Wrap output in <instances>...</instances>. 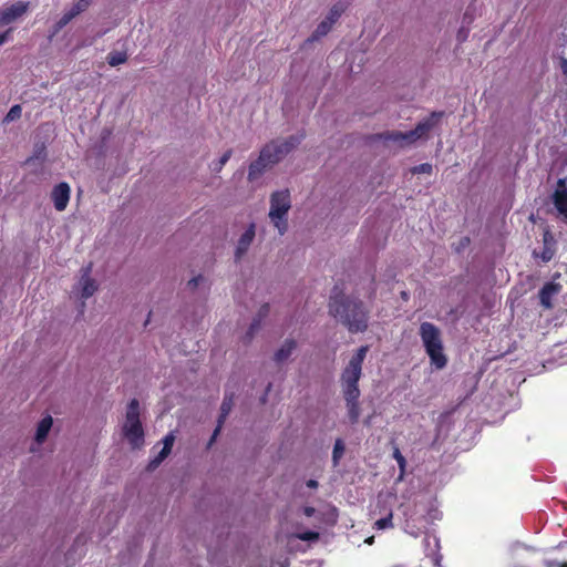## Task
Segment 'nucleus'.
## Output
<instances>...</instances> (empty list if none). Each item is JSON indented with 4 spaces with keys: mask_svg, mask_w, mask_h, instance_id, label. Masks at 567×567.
I'll use <instances>...</instances> for the list:
<instances>
[{
    "mask_svg": "<svg viewBox=\"0 0 567 567\" xmlns=\"http://www.w3.org/2000/svg\"><path fill=\"white\" fill-rule=\"evenodd\" d=\"M369 351L368 346L360 347L351 357L341 374V389L348 406V415L352 423L357 422L360 416L358 399L360 390L358 382L362 374V363Z\"/></svg>",
    "mask_w": 567,
    "mask_h": 567,
    "instance_id": "1",
    "label": "nucleus"
},
{
    "mask_svg": "<svg viewBox=\"0 0 567 567\" xmlns=\"http://www.w3.org/2000/svg\"><path fill=\"white\" fill-rule=\"evenodd\" d=\"M329 312L352 333L363 332L368 328V310L363 302L354 297L333 296L329 302Z\"/></svg>",
    "mask_w": 567,
    "mask_h": 567,
    "instance_id": "2",
    "label": "nucleus"
},
{
    "mask_svg": "<svg viewBox=\"0 0 567 567\" xmlns=\"http://www.w3.org/2000/svg\"><path fill=\"white\" fill-rule=\"evenodd\" d=\"M302 136L291 135L286 138H277L266 144L259 157L249 165L248 179L259 178L264 172L281 162L301 142Z\"/></svg>",
    "mask_w": 567,
    "mask_h": 567,
    "instance_id": "3",
    "label": "nucleus"
},
{
    "mask_svg": "<svg viewBox=\"0 0 567 567\" xmlns=\"http://www.w3.org/2000/svg\"><path fill=\"white\" fill-rule=\"evenodd\" d=\"M443 113L434 112L429 117L421 121L416 127L409 132L392 131L383 134L385 142L392 143L399 147H406L414 144L417 140L424 137L433 130L442 117Z\"/></svg>",
    "mask_w": 567,
    "mask_h": 567,
    "instance_id": "4",
    "label": "nucleus"
},
{
    "mask_svg": "<svg viewBox=\"0 0 567 567\" xmlns=\"http://www.w3.org/2000/svg\"><path fill=\"white\" fill-rule=\"evenodd\" d=\"M420 337L431 363L437 369L446 365V357L443 353L441 330L431 322H423L420 326Z\"/></svg>",
    "mask_w": 567,
    "mask_h": 567,
    "instance_id": "5",
    "label": "nucleus"
},
{
    "mask_svg": "<svg viewBox=\"0 0 567 567\" xmlns=\"http://www.w3.org/2000/svg\"><path fill=\"white\" fill-rule=\"evenodd\" d=\"M122 435L134 450L144 445V429L140 419V402L136 399L127 404Z\"/></svg>",
    "mask_w": 567,
    "mask_h": 567,
    "instance_id": "6",
    "label": "nucleus"
},
{
    "mask_svg": "<svg viewBox=\"0 0 567 567\" xmlns=\"http://www.w3.org/2000/svg\"><path fill=\"white\" fill-rule=\"evenodd\" d=\"M269 213L274 227L278 230L279 235H284L288 229V213L291 208L290 193L287 189L276 190L270 195Z\"/></svg>",
    "mask_w": 567,
    "mask_h": 567,
    "instance_id": "7",
    "label": "nucleus"
},
{
    "mask_svg": "<svg viewBox=\"0 0 567 567\" xmlns=\"http://www.w3.org/2000/svg\"><path fill=\"white\" fill-rule=\"evenodd\" d=\"M91 4L92 0H78L76 2H74L70 9L64 11L62 17L53 25V35L59 33L66 24H69L78 16L85 12Z\"/></svg>",
    "mask_w": 567,
    "mask_h": 567,
    "instance_id": "8",
    "label": "nucleus"
},
{
    "mask_svg": "<svg viewBox=\"0 0 567 567\" xmlns=\"http://www.w3.org/2000/svg\"><path fill=\"white\" fill-rule=\"evenodd\" d=\"M91 269V265L81 269V276L76 285V290L80 292V297L82 299L92 297L99 288L96 280L90 276Z\"/></svg>",
    "mask_w": 567,
    "mask_h": 567,
    "instance_id": "9",
    "label": "nucleus"
},
{
    "mask_svg": "<svg viewBox=\"0 0 567 567\" xmlns=\"http://www.w3.org/2000/svg\"><path fill=\"white\" fill-rule=\"evenodd\" d=\"M29 9V2L18 1L0 8V25L10 24L21 18Z\"/></svg>",
    "mask_w": 567,
    "mask_h": 567,
    "instance_id": "10",
    "label": "nucleus"
},
{
    "mask_svg": "<svg viewBox=\"0 0 567 567\" xmlns=\"http://www.w3.org/2000/svg\"><path fill=\"white\" fill-rule=\"evenodd\" d=\"M256 236V225L251 223L247 229L240 235L237 240L234 258L235 261H240L249 250Z\"/></svg>",
    "mask_w": 567,
    "mask_h": 567,
    "instance_id": "11",
    "label": "nucleus"
},
{
    "mask_svg": "<svg viewBox=\"0 0 567 567\" xmlns=\"http://www.w3.org/2000/svg\"><path fill=\"white\" fill-rule=\"evenodd\" d=\"M71 188L68 183L58 184L51 193L54 207L58 212H63L70 200Z\"/></svg>",
    "mask_w": 567,
    "mask_h": 567,
    "instance_id": "12",
    "label": "nucleus"
},
{
    "mask_svg": "<svg viewBox=\"0 0 567 567\" xmlns=\"http://www.w3.org/2000/svg\"><path fill=\"white\" fill-rule=\"evenodd\" d=\"M174 442H175V435L173 433H168L163 439L162 450L157 453V455L153 460H151V462L148 464V470L153 471L159 466V464L171 454Z\"/></svg>",
    "mask_w": 567,
    "mask_h": 567,
    "instance_id": "13",
    "label": "nucleus"
},
{
    "mask_svg": "<svg viewBox=\"0 0 567 567\" xmlns=\"http://www.w3.org/2000/svg\"><path fill=\"white\" fill-rule=\"evenodd\" d=\"M297 349V342L293 339H286L274 354L277 363L286 362Z\"/></svg>",
    "mask_w": 567,
    "mask_h": 567,
    "instance_id": "14",
    "label": "nucleus"
},
{
    "mask_svg": "<svg viewBox=\"0 0 567 567\" xmlns=\"http://www.w3.org/2000/svg\"><path fill=\"white\" fill-rule=\"evenodd\" d=\"M53 425V419L51 415L44 416L38 424L35 435H34V443L40 446L43 444L48 437V434Z\"/></svg>",
    "mask_w": 567,
    "mask_h": 567,
    "instance_id": "15",
    "label": "nucleus"
},
{
    "mask_svg": "<svg viewBox=\"0 0 567 567\" xmlns=\"http://www.w3.org/2000/svg\"><path fill=\"white\" fill-rule=\"evenodd\" d=\"M559 291V286L555 284L545 285L539 291V299L542 306L549 309L551 308V298L557 295Z\"/></svg>",
    "mask_w": 567,
    "mask_h": 567,
    "instance_id": "16",
    "label": "nucleus"
},
{
    "mask_svg": "<svg viewBox=\"0 0 567 567\" xmlns=\"http://www.w3.org/2000/svg\"><path fill=\"white\" fill-rule=\"evenodd\" d=\"M554 205L567 224V189H557L555 192Z\"/></svg>",
    "mask_w": 567,
    "mask_h": 567,
    "instance_id": "17",
    "label": "nucleus"
},
{
    "mask_svg": "<svg viewBox=\"0 0 567 567\" xmlns=\"http://www.w3.org/2000/svg\"><path fill=\"white\" fill-rule=\"evenodd\" d=\"M269 305L265 303L262 305L259 310H258V313H257V317L254 319V321L251 322L250 327H249V330L246 334V341L249 342L252 338H254V334L255 332L259 329L260 327V322L261 320L268 316L269 313Z\"/></svg>",
    "mask_w": 567,
    "mask_h": 567,
    "instance_id": "18",
    "label": "nucleus"
},
{
    "mask_svg": "<svg viewBox=\"0 0 567 567\" xmlns=\"http://www.w3.org/2000/svg\"><path fill=\"white\" fill-rule=\"evenodd\" d=\"M106 60L111 66H117L127 61V54L125 51H112L107 54Z\"/></svg>",
    "mask_w": 567,
    "mask_h": 567,
    "instance_id": "19",
    "label": "nucleus"
},
{
    "mask_svg": "<svg viewBox=\"0 0 567 567\" xmlns=\"http://www.w3.org/2000/svg\"><path fill=\"white\" fill-rule=\"evenodd\" d=\"M333 23L334 19L332 18H327L326 20H323L315 30L312 39H319L320 37L326 35L331 30Z\"/></svg>",
    "mask_w": 567,
    "mask_h": 567,
    "instance_id": "20",
    "label": "nucleus"
},
{
    "mask_svg": "<svg viewBox=\"0 0 567 567\" xmlns=\"http://www.w3.org/2000/svg\"><path fill=\"white\" fill-rule=\"evenodd\" d=\"M233 409V398L231 396H226L220 405V415H219V419H218V422L220 424H224L226 417L228 416V414L230 413Z\"/></svg>",
    "mask_w": 567,
    "mask_h": 567,
    "instance_id": "21",
    "label": "nucleus"
},
{
    "mask_svg": "<svg viewBox=\"0 0 567 567\" xmlns=\"http://www.w3.org/2000/svg\"><path fill=\"white\" fill-rule=\"evenodd\" d=\"M393 457L398 462V465L400 467V475L398 477V481H402L404 477L406 461L398 447L394 449V451H393Z\"/></svg>",
    "mask_w": 567,
    "mask_h": 567,
    "instance_id": "22",
    "label": "nucleus"
},
{
    "mask_svg": "<svg viewBox=\"0 0 567 567\" xmlns=\"http://www.w3.org/2000/svg\"><path fill=\"white\" fill-rule=\"evenodd\" d=\"M555 255V248L553 246H544L540 254L536 250L534 251V256L540 258L544 262L549 261Z\"/></svg>",
    "mask_w": 567,
    "mask_h": 567,
    "instance_id": "23",
    "label": "nucleus"
},
{
    "mask_svg": "<svg viewBox=\"0 0 567 567\" xmlns=\"http://www.w3.org/2000/svg\"><path fill=\"white\" fill-rule=\"evenodd\" d=\"M22 114V109L20 105H13L9 112L7 113V115L4 116L3 118V122L4 123H10V122H13L18 118H20Z\"/></svg>",
    "mask_w": 567,
    "mask_h": 567,
    "instance_id": "24",
    "label": "nucleus"
},
{
    "mask_svg": "<svg viewBox=\"0 0 567 567\" xmlns=\"http://www.w3.org/2000/svg\"><path fill=\"white\" fill-rule=\"evenodd\" d=\"M206 281V278L202 275H197L188 280L187 288L189 290L197 289L200 285H203Z\"/></svg>",
    "mask_w": 567,
    "mask_h": 567,
    "instance_id": "25",
    "label": "nucleus"
},
{
    "mask_svg": "<svg viewBox=\"0 0 567 567\" xmlns=\"http://www.w3.org/2000/svg\"><path fill=\"white\" fill-rule=\"evenodd\" d=\"M343 452H344V445H343L342 441L337 440L334 447H333V453H332V458H333L334 464L338 463V460L342 456Z\"/></svg>",
    "mask_w": 567,
    "mask_h": 567,
    "instance_id": "26",
    "label": "nucleus"
},
{
    "mask_svg": "<svg viewBox=\"0 0 567 567\" xmlns=\"http://www.w3.org/2000/svg\"><path fill=\"white\" fill-rule=\"evenodd\" d=\"M374 525H375V527L378 529H384V528L392 527L393 526V524H392V513H390L384 518L378 519Z\"/></svg>",
    "mask_w": 567,
    "mask_h": 567,
    "instance_id": "27",
    "label": "nucleus"
},
{
    "mask_svg": "<svg viewBox=\"0 0 567 567\" xmlns=\"http://www.w3.org/2000/svg\"><path fill=\"white\" fill-rule=\"evenodd\" d=\"M231 150H228L227 152H225L223 154V156L219 158L218 163H216L215 167H214V171L215 172H220L224 167V165L229 161V158L231 157Z\"/></svg>",
    "mask_w": 567,
    "mask_h": 567,
    "instance_id": "28",
    "label": "nucleus"
},
{
    "mask_svg": "<svg viewBox=\"0 0 567 567\" xmlns=\"http://www.w3.org/2000/svg\"><path fill=\"white\" fill-rule=\"evenodd\" d=\"M433 167L429 163L417 165L412 168L413 174H432Z\"/></svg>",
    "mask_w": 567,
    "mask_h": 567,
    "instance_id": "29",
    "label": "nucleus"
},
{
    "mask_svg": "<svg viewBox=\"0 0 567 567\" xmlns=\"http://www.w3.org/2000/svg\"><path fill=\"white\" fill-rule=\"evenodd\" d=\"M296 537L298 539H300V540H306V542L317 540L319 538V533H317V532H305V533L297 534Z\"/></svg>",
    "mask_w": 567,
    "mask_h": 567,
    "instance_id": "30",
    "label": "nucleus"
},
{
    "mask_svg": "<svg viewBox=\"0 0 567 567\" xmlns=\"http://www.w3.org/2000/svg\"><path fill=\"white\" fill-rule=\"evenodd\" d=\"M221 427H223V424H220L219 422L217 423V426L216 429L214 430L213 432V435L207 444V447L209 449L216 441L217 436L219 435L220 431H221Z\"/></svg>",
    "mask_w": 567,
    "mask_h": 567,
    "instance_id": "31",
    "label": "nucleus"
},
{
    "mask_svg": "<svg viewBox=\"0 0 567 567\" xmlns=\"http://www.w3.org/2000/svg\"><path fill=\"white\" fill-rule=\"evenodd\" d=\"M544 246H553L554 247V238L549 231H545L543 236Z\"/></svg>",
    "mask_w": 567,
    "mask_h": 567,
    "instance_id": "32",
    "label": "nucleus"
},
{
    "mask_svg": "<svg viewBox=\"0 0 567 567\" xmlns=\"http://www.w3.org/2000/svg\"><path fill=\"white\" fill-rule=\"evenodd\" d=\"M343 11L342 8L333 7L330 11V14L328 18L334 19V21L340 17L341 12Z\"/></svg>",
    "mask_w": 567,
    "mask_h": 567,
    "instance_id": "33",
    "label": "nucleus"
},
{
    "mask_svg": "<svg viewBox=\"0 0 567 567\" xmlns=\"http://www.w3.org/2000/svg\"><path fill=\"white\" fill-rule=\"evenodd\" d=\"M545 567H567V563H560L557 560H546Z\"/></svg>",
    "mask_w": 567,
    "mask_h": 567,
    "instance_id": "34",
    "label": "nucleus"
},
{
    "mask_svg": "<svg viewBox=\"0 0 567 567\" xmlns=\"http://www.w3.org/2000/svg\"><path fill=\"white\" fill-rule=\"evenodd\" d=\"M10 32H11V30L0 33V45H2L4 42H7Z\"/></svg>",
    "mask_w": 567,
    "mask_h": 567,
    "instance_id": "35",
    "label": "nucleus"
},
{
    "mask_svg": "<svg viewBox=\"0 0 567 567\" xmlns=\"http://www.w3.org/2000/svg\"><path fill=\"white\" fill-rule=\"evenodd\" d=\"M315 513L316 509L313 507L308 506L303 508V514L308 517L312 516Z\"/></svg>",
    "mask_w": 567,
    "mask_h": 567,
    "instance_id": "36",
    "label": "nucleus"
},
{
    "mask_svg": "<svg viewBox=\"0 0 567 567\" xmlns=\"http://www.w3.org/2000/svg\"><path fill=\"white\" fill-rule=\"evenodd\" d=\"M307 486H308L309 488H317V487H318V482H317L316 480H309V481L307 482Z\"/></svg>",
    "mask_w": 567,
    "mask_h": 567,
    "instance_id": "37",
    "label": "nucleus"
},
{
    "mask_svg": "<svg viewBox=\"0 0 567 567\" xmlns=\"http://www.w3.org/2000/svg\"><path fill=\"white\" fill-rule=\"evenodd\" d=\"M373 542H374V537H373V536H371V537H369V538H367V539H365V543H367L368 545H372V544H373Z\"/></svg>",
    "mask_w": 567,
    "mask_h": 567,
    "instance_id": "38",
    "label": "nucleus"
},
{
    "mask_svg": "<svg viewBox=\"0 0 567 567\" xmlns=\"http://www.w3.org/2000/svg\"><path fill=\"white\" fill-rule=\"evenodd\" d=\"M30 451H31V452H35V451H37V449H35L34 446H31Z\"/></svg>",
    "mask_w": 567,
    "mask_h": 567,
    "instance_id": "39",
    "label": "nucleus"
},
{
    "mask_svg": "<svg viewBox=\"0 0 567 567\" xmlns=\"http://www.w3.org/2000/svg\"><path fill=\"white\" fill-rule=\"evenodd\" d=\"M565 73H567V65L565 66Z\"/></svg>",
    "mask_w": 567,
    "mask_h": 567,
    "instance_id": "40",
    "label": "nucleus"
}]
</instances>
